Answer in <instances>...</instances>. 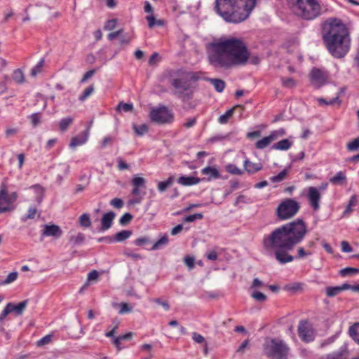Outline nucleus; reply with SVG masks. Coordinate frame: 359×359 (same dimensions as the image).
<instances>
[{"instance_id": "obj_18", "label": "nucleus", "mask_w": 359, "mask_h": 359, "mask_svg": "<svg viewBox=\"0 0 359 359\" xmlns=\"http://www.w3.org/2000/svg\"><path fill=\"white\" fill-rule=\"evenodd\" d=\"M201 173L203 175H208L207 178H205V181H211L213 179H218L221 177V175L217 168L212 166H207L203 168L201 170Z\"/></svg>"}, {"instance_id": "obj_2", "label": "nucleus", "mask_w": 359, "mask_h": 359, "mask_svg": "<svg viewBox=\"0 0 359 359\" xmlns=\"http://www.w3.org/2000/svg\"><path fill=\"white\" fill-rule=\"evenodd\" d=\"M250 55L246 44L241 39L231 37L210 44L209 61L216 67L227 69L233 66L245 65Z\"/></svg>"}, {"instance_id": "obj_51", "label": "nucleus", "mask_w": 359, "mask_h": 359, "mask_svg": "<svg viewBox=\"0 0 359 359\" xmlns=\"http://www.w3.org/2000/svg\"><path fill=\"white\" fill-rule=\"evenodd\" d=\"M204 217L203 215L201 212L189 215L183 218V221L185 222H193L196 219H202Z\"/></svg>"}, {"instance_id": "obj_12", "label": "nucleus", "mask_w": 359, "mask_h": 359, "mask_svg": "<svg viewBox=\"0 0 359 359\" xmlns=\"http://www.w3.org/2000/svg\"><path fill=\"white\" fill-rule=\"evenodd\" d=\"M307 197L310 205L314 210H318L320 208V194L318 189L314 187H310L308 190Z\"/></svg>"}, {"instance_id": "obj_19", "label": "nucleus", "mask_w": 359, "mask_h": 359, "mask_svg": "<svg viewBox=\"0 0 359 359\" xmlns=\"http://www.w3.org/2000/svg\"><path fill=\"white\" fill-rule=\"evenodd\" d=\"M28 303L29 299H25L22 302H19L18 304H14L12 302H9L7 304V305L10 309L11 313L15 312L17 316H21L23 313Z\"/></svg>"}, {"instance_id": "obj_63", "label": "nucleus", "mask_w": 359, "mask_h": 359, "mask_svg": "<svg viewBox=\"0 0 359 359\" xmlns=\"http://www.w3.org/2000/svg\"><path fill=\"white\" fill-rule=\"evenodd\" d=\"M95 72H96V70L94 69L86 72L83 74L82 79H81L80 83H83L86 82L90 78H91L95 74Z\"/></svg>"}, {"instance_id": "obj_30", "label": "nucleus", "mask_w": 359, "mask_h": 359, "mask_svg": "<svg viewBox=\"0 0 359 359\" xmlns=\"http://www.w3.org/2000/svg\"><path fill=\"white\" fill-rule=\"evenodd\" d=\"M169 240L166 234H164L160 239L154 243L149 250H156L162 249L168 244Z\"/></svg>"}, {"instance_id": "obj_50", "label": "nucleus", "mask_w": 359, "mask_h": 359, "mask_svg": "<svg viewBox=\"0 0 359 359\" xmlns=\"http://www.w3.org/2000/svg\"><path fill=\"white\" fill-rule=\"evenodd\" d=\"M282 86L285 88H291L296 85L295 81L291 77H281Z\"/></svg>"}, {"instance_id": "obj_20", "label": "nucleus", "mask_w": 359, "mask_h": 359, "mask_svg": "<svg viewBox=\"0 0 359 359\" xmlns=\"http://www.w3.org/2000/svg\"><path fill=\"white\" fill-rule=\"evenodd\" d=\"M244 167H245V171L250 175H252L258 171H260L263 168V165L262 163H252L250 161H249L248 159H246L244 161Z\"/></svg>"}, {"instance_id": "obj_25", "label": "nucleus", "mask_w": 359, "mask_h": 359, "mask_svg": "<svg viewBox=\"0 0 359 359\" xmlns=\"http://www.w3.org/2000/svg\"><path fill=\"white\" fill-rule=\"evenodd\" d=\"M330 182L334 185H343L346 182V176L344 172L339 171L330 179Z\"/></svg>"}, {"instance_id": "obj_29", "label": "nucleus", "mask_w": 359, "mask_h": 359, "mask_svg": "<svg viewBox=\"0 0 359 359\" xmlns=\"http://www.w3.org/2000/svg\"><path fill=\"white\" fill-rule=\"evenodd\" d=\"M31 189H34V191L36 194V199H35L36 201L39 204H40L43 199L45 189H43V187L42 186H41L39 184L32 185L31 187Z\"/></svg>"}, {"instance_id": "obj_47", "label": "nucleus", "mask_w": 359, "mask_h": 359, "mask_svg": "<svg viewBox=\"0 0 359 359\" xmlns=\"http://www.w3.org/2000/svg\"><path fill=\"white\" fill-rule=\"evenodd\" d=\"M94 90V85L91 84L79 95V100L82 102L86 100L93 93Z\"/></svg>"}, {"instance_id": "obj_40", "label": "nucleus", "mask_w": 359, "mask_h": 359, "mask_svg": "<svg viewBox=\"0 0 359 359\" xmlns=\"http://www.w3.org/2000/svg\"><path fill=\"white\" fill-rule=\"evenodd\" d=\"M79 224L81 226L88 228L91 226L92 222L90 219V215L88 213H83L79 217Z\"/></svg>"}, {"instance_id": "obj_22", "label": "nucleus", "mask_w": 359, "mask_h": 359, "mask_svg": "<svg viewBox=\"0 0 359 359\" xmlns=\"http://www.w3.org/2000/svg\"><path fill=\"white\" fill-rule=\"evenodd\" d=\"M307 321L306 320H301L299 322V326H298V334L299 337L306 341H309L311 339H308L307 333L309 332L307 327H306Z\"/></svg>"}, {"instance_id": "obj_64", "label": "nucleus", "mask_w": 359, "mask_h": 359, "mask_svg": "<svg viewBox=\"0 0 359 359\" xmlns=\"http://www.w3.org/2000/svg\"><path fill=\"white\" fill-rule=\"evenodd\" d=\"M286 134L285 130L284 128H279L278 130H276L272 131L269 135H272L274 137V140H276L278 137L284 136Z\"/></svg>"}, {"instance_id": "obj_46", "label": "nucleus", "mask_w": 359, "mask_h": 359, "mask_svg": "<svg viewBox=\"0 0 359 359\" xmlns=\"http://www.w3.org/2000/svg\"><path fill=\"white\" fill-rule=\"evenodd\" d=\"M133 216L130 212L124 213L119 219V224L122 226H127L133 219Z\"/></svg>"}, {"instance_id": "obj_45", "label": "nucleus", "mask_w": 359, "mask_h": 359, "mask_svg": "<svg viewBox=\"0 0 359 359\" xmlns=\"http://www.w3.org/2000/svg\"><path fill=\"white\" fill-rule=\"evenodd\" d=\"M123 254L126 257L131 258L134 261H137L139 259H142L144 258V257L142 256L140 254L133 253L128 248H126L123 250Z\"/></svg>"}, {"instance_id": "obj_17", "label": "nucleus", "mask_w": 359, "mask_h": 359, "mask_svg": "<svg viewBox=\"0 0 359 359\" xmlns=\"http://www.w3.org/2000/svg\"><path fill=\"white\" fill-rule=\"evenodd\" d=\"M205 177L199 178L193 176L182 175L177 179V182L183 186H192L198 184L201 181H205Z\"/></svg>"}, {"instance_id": "obj_52", "label": "nucleus", "mask_w": 359, "mask_h": 359, "mask_svg": "<svg viewBox=\"0 0 359 359\" xmlns=\"http://www.w3.org/2000/svg\"><path fill=\"white\" fill-rule=\"evenodd\" d=\"M229 137H230V135L229 134H226V135H216L215 136H212L211 137H210L207 142L208 143H215L216 142H219V141H222V140H229Z\"/></svg>"}, {"instance_id": "obj_58", "label": "nucleus", "mask_w": 359, "mask_h": 359, "mask_svg": "<svg viewBox=\"0 0 359 359\" xmlns=\"http://www.w3.org/2000/svg\"><path fill=\"white\" fill-rule=\"evenodd\" d=\"M312 254V252L306 251L304 248L299 247L297 250V255L294 257V259H302L306 256L311 255Z\"/></svg>"}, {"instance_id": "obj_55", "label": "nucleus", "mask_w": 359, "mask_h": 359, "mask_svg": "<svg viewBox=\"0 0 359 359\" xmlns=\"http://www.w3.org/2000/svg\"><path fill=\"white\" fill-rule=\"evenodd\" d=\"M341 292L347 290H351L354 292H359V285H350L348 283H344L339 285Z\"/></svg>"}, {"instance_id": "obj_9", "label": "nucleus", "mask_w": 359, "mask_h": 359, "mask_svg": "<svg viewBox=\"0 0 359 359\" xmlns=\"http://www.w3.org/2000/svg\"><path fill=\"white\" fill-rule=\"evenodd\" d=\"M149 118L152 122L158 124L172 123L175 119L173 112L164 105L152 108L149 113Z\"/></svg>"}, {"instance_id": "obj_6", "label": "nucleus", "mask_w": 359, "mask_h": 359, "mask_svg": "<svg viewBox=\"0 0 359 359\" xmlns=\"http://www.w3.org/2000/svg\"><path fill=\"white\" fill-rule=\"evenodd\" d=\"M292 13L304 20H313L321 14L318 0H287Z\"/></svg>"}, {"instance_id": "obj_13", "label": "nucleus", "mask_w": 359, "mask_h": 359, "mask_svg": "<svg viewBox=\"0 0 359 359\" xmlns=\"http://www.w3.org/2000/svg\"><path fill=\"white\" fill-rule=\"evenodd\" d=\"M116 214L113 211H109L104 213L101 218L100 226L98 229L99 232H103L109 229L113 224Z\"/></svg>"}, {"instance_id": "obj_42", "label": "nucleus", "mask_w": 359, "mask_h": 359, "mask_svg": "<svg viewBox=\"0 0 359 359\" xmlns=\"http://www.w3.org/2000/svg\"><path fill=\"white\" fill-rule=\"evenodd\" d=\"M288 174V168H285L281 172H280L278 175L273 176L270 178L272 182H280L285 180L286 176Z\"/></svg>"}, {"instance_id": "obj_57", "label": "nucleus", "mask_w": 359, "mask_h": 359, "mask_svg": "<svg viewBox=\"0 0 359 359\" xmlns=\"http://www.w3.org/2000/svg\"><path fill=\"white\" fill-rule=\"evenodd\" d=\"M116 24H117V19L113 18L111 20H108L107 21H106V22L104 24V29L105 30H112L116 27Z\"/></svg>"}, {"instance_id": "obj_32", "label": "nucleus", "mask_w": 359, "mask_h": 359, "mask_svg": "<svg viewBox=\"0 0 359 359\" xmlns=\"http://www.w3.org/2000/svg\"><path fill=\"white\" fill-rule=\"evenodd\" d=\"M74 118L71 116L62 118L59 123V129L61 132H65L68 128L73 123Z\"/></svg>"}, {"instance_id": "obj_4", "label": "nucleus", "mask_w": 359, "mask_h": 359, "mask_svg": "<svg viewBox=\"0 0 359 359\" xmlns=\"http://www.w3.org/2000/svg\"><path fill=\"white\" fill-rule=\"evenodd\" d=\"M202 72L187 71L183 68L168 69L165 77L168 83L176 90L175 94L184 102L191 100L197 82L202 79Z\"/></svg>"}, {"instance_id": "obj_49", "label": "nucleus", "mask_w": 359, "mask_h": 359, "mask_svg": "<svg viewBox=\"0 0 359 359\" xmlns=\"http://www.w3.org/2000/svg\"><path fill=\"white\" fill-rule=\"evenodd\" d=\"M133 109V104L131 103H124L123 102H119L116 107V110L125 112L131 111Z\"/></svg>"}, {"instance_id": "obj_16", "label": "nucleus", "mask_w": 359, "mask_h": 359, "mask_svg": "<svg viewBox=\"0 0 359 359\" xmlns=\"http://www.w3.org/2000/svg\"><path fill=\"white\" fill-rule=\"evenodd\" d=\"M349 355V351L346 344L342 345L339 349L327 354L325 359H346Z\"/></svg>"}, {"instance_id": "obj_38", "label": "nucleus", "mask_w": 359, "mask_h": 359, "mask_svg": "<svg viewBox=\"0 0 359 359\" xmlns=\"http://www.w3.org/2000/svg\"><path fill=\"white\" fill-rule=\"evenodd\" d=\"M251 297L259 303L265 302L267 300V297L266 294L256 290H254L252 292Z\"/></svg>"}, {"instance_id": "obj_56", "label": "nucleus", "mask_w": 359, "mask_h": 359, "mask_svg": "<svg viewBox=\"0 0 359 359\" xmlns=\"http://www.w3.org/2000/svg\"><path fill=\"white\" fill-rule=\"evenodd\" d=\"M53 336L51 334H47L43 337L41 339L37 341L36 345L37 346H42L46 344H49L52 341Z\"/></svg>"}, {"instance_id": "obj_3", "label": "nucleus", "mask_w": 359, "mask_h": 359, "mask_svg": "<svg viewBox=\"0 0 359 359\" xmlns=\"http://www.w3.org/2000/svg\"><path fill=\"white\" fill-rule=\"evenodd\" d=\"M320 34L323 45L336 59L344 58L351 49V36L346 25L336 18H330L321 25Z\"/></svg>"}, {"instance_id": "obj_14", "label": "nucleus", "mask_w": 359, "mask_h": 359, "mask_svg": "<svg viewBox=\"0 0 359 359\" xmlns=\"http://www.w3.org/2000/svg\"><path fill=\"white\" fill-rule=\"evenodd\" d=\"M90 127V125H89L88 128L85 130L82 131L79 135L72 138L69 144V147L71 148H74L86 143L89 136Z\"/></svg>"}, {"instance_id": "obj_7", "label": "nucleus", "mask_w": 359, "mask_h": 359, "mask_svg": "<svg viewBox=\"0 0 359 359\" xmlns=\"http://www.w3.org/2000/svg\"><path fill=\"white\" fill-rule=\"evenodd\" d=\"M264 354L271 359H288L290 348L282 339L272 338L263 344Z\"/></svg>"}, {"instance_id": "obj_31", "label": "nucleus", "mask_w": 359, "mask_h": 359, "mask_svg": "<svg viewBox=\"0 0 359 359\" xmlns=\"http://www.w3.org/2000/svg\"><path fill=\"white\" fill-rule=\"evenodd\" d=\"M273 140L274 137L272 135L264 137L255 143V147L258 149H263L268 147Z\"/></svg>"}, {"instance_id": "obj_33", "label": "nucleus", "mask_w": 359, "mask_h": 359, "mask_svg": "<svg viewBox=\"0 0 359 359\" xmlns=\"http://www.w3.org/2000/svg\"><path fill=\"white\" fill-rule=\"evenodd\" d=\"M133 130L137 136H142L149 131V127L146 123L141 125L133 124Z\"/></svg>"}, {"instance_id": "obj_39", "label": "nucleus", "mask_w": 359, "mask_h": 359, "mask_svg": "<svg viewBox=\"0 0 359 359\" xmlns=\"http://www.w3.org/2000/svg\"><path fill=\"white\" fill-rule=\"evenodd\" d=\"M147 180L142 177L135 176L131 180V184L133 187L139 188L146 187Z\"/></svg>"}, {"instance_id": "obj_26", "label": "nucleus", "mask_w": 359, "mask_h": 359, "mask_svg": "<svg viewBox=\"0 0 359 359\" xmlns=\"http://www.w3.org/2000/svg\"><path fill=\"white\" fill-rule=\"evenodd\" d=\"M174 181V175H170L166 180L159 182L157 185L158 191L161 193L165 191L170 187H171Z\"/></svg>"}, {"instance_id": "obj_60", "label": "nucleus", "mask_w": 359, "mask_h": 359, "mask_svg": "<svg viewBox=\"0 0 359 359\" xmlns=\"http://www.w3.org/2000/svg\"><path fill=\"white\" fill-rule=\"evenodd\" d=\"M132 306H130L128 303L121 302L120 304V310L118 311L119 314H123L126 313H129L132 311Z\"/></svg>"}, {"instance_id": "obj_27", "label": "nucleus", "mask_w": 359, "mask_h": 359, "mask_svg": "<svg viewBox=\"0 0 359 359\" xmlns=\"http://www.w3.org/2000/svg\"><path fill=\"white\" fill-rule=\"evenodd\" d=\"M348 334L359 345V322L349 327Z\"/></svg>"}, {"instance_id": "obj_23", "label": "nucleus", "mask_w": 359, "mask_h": 359, "mask_svg": "<svg viewBox=\"0 0 359 359\" xmlns=\"http://www.w3.org/2000/svg\"><path fill=\"white\" fill-rule=\"evenodd\" d=\"M292 145V142L290 141L288 139H283L278 141L276 144H273L271 149L280 151H285L289 149Z\"/></svg>"}, {"instance_id": "obj_11", "label": "nucleus", "mask_w": 359, "mask_h": 359, "mask_svg": "<svg viewBox=\"0 0 359 359\" xmlns=\"http://www.w3.org/2000/svg\"><path fill=\"white\" fill-rule=\"evenodd\" d=\"M327 74L319 68L313 67L310 73V79L313 84H318V88L325 85L327 79Z\"/></svg>"}, {"instance_id": "obj_53", "label": "nucleus", "mask_w": 359, "mask_h": 359, "mask_svg": "<svg viewBox=\"0 0 359 359\" xmlns=\"http://www.w3.org/2000/svg\"><path fill=\"white\" fill-rule=\"evenodd\" d=\"M36 212V208L34 207H30L27 213L22 216L21 218L22 222H25L28 219H34Z\"/></svg>"}, {"instance_id": "obj_54", "label": "nucleus", "mask_w": 359, "mask_h": 359, "mask_svg": "<svg viewBox=\"0 0 359 359\" xmlns=\"http://www.w3.org/2000/svg\"><path fill=\"white\" fill-rule=\"evenodd\" d=\"M18 272H16V271L11 272L6 276V279L4 280H3V282L1 283H0V285L9 284V283L15 281L18 278Z\"/></svg>"}, {"instance_id": "obj_41", "label": "nucleus", "mask_w": 359, "mask_h": 359, "mask_svg": "<svg viewBox=\"0 0 359 359\" xmlns=\"http://www.w3.org/2000/svg\"><path fill=\"white\" fill-rule=\"evenodd\" d=\"M42 114L41 112L34 113L28 116L33 128H36L41 122Z\"/></svg>"}, {"instance_id": "obj_44", "label": "nucleus", "mask_w": 359, "mask_h": 359, "mask_svg": "<svg viewBox=\"0 0 359 359\" xmlns=\"http://www.w3.org/2000/svg\"><path fill=\"white\" fill-rule=\"evenodd\" d=\"M225 168L228 172L232 175H241L243 174V171L238 168L235 164L229 163L226 165Z\"/></svg>"}, {"instance_id": "obj_48", "label": "nucleus", "mask_w": 359, "mask_h": 359, "mask_svg": "<svg viewBox=\"0 0 359 359\" xmlns=\"http://www.w3.org/2000/svg\"><path fill=\"white\" fill-rule=\"evenodd\" d=\"M346 148L348 151H356L359 150V136L346 144Z\"/></svg>"}, {"instance_id": "obj_1", "label": "nucleus", "mask_w": 359, "mask_h": 359, "mask_svg": "<svg viewBox=\"0 0 359 359\" xmlns=\"http://www.w3.org/2000/svg\"><path fill=\"white\" fill-rule=\"evenodd\" d=\"M306 233V222L303 219L297 218L264 236L263 246L266 250H273L276 259L280 264H285L294 259V257L288 252L304 240Z\"/></svg>"}, {"instance_id": "obj_15", "label": "nucleus", "mask_w": 359, "mask_h": 359, "mask_svg": "<svg viewBox=\"0 0 359 359\" xmlns=\"http://www.w3.org/2000/svg\"><path fill=\"white\" fill-rule=\"evenodd\" d=\"M62 235V231L56 224H45L42 232L43 236H53L60 238Z\"/></svg>"}, {"instance_id": "obj_59", "label": "nucleus", "mask_w": 359, "mask_h": 359, "mask_svg": "<svg viewBox=\"0 0 359 359\" xmlns=\"http://www.w3.org/2000/svg\"><path fill=\"white\" fill-rule=\"evenodd\" d=\"M109 204L115 208L120 209L123 206L124 203L121 198H114L110 201Z\"/></svg>"}, {"instance_id": "obj_62", "label": "nucleus", "mask_w": 359, "mask_h": 359, "mask_svg": "<svg viewBox=\"0 0 359 359\" xmlns=\"http://www.w3.org/2000/svg\"><path fill=\"white\" fill-rule=\"evenodd\" d=\"M155 303L163 306V309L166 311H169L170 306L167 301H163L161 298H155L153 300Z\"/></svg>"}, {"instance_id": "obj_36", "label": "nucleus", "mask_w": 359, "mask_h": 359, "mask_svg": "<svg viewBox=\"0 0 359 359\" xmlns=\"http://www.w3.org/2000/svg\"><path fill=\"white\" fill-rule=\"evenodd\" d=\"M355 273H359V269L353 267H345L339 271V275L341 277L352 276Z\"/></svg>"}, {"instance_id": "obj_43", "label": "nucleus", "mask_w": 359, "mask_h": 359, "mask_svg": "<svg viewBox=\"0 0 359 359\" xmlns=\"http://www.w3.org/2000/svg\"><path fill=\"white\" fill-rule=\"evenodd\" d=\"M13 79L17 83H22L25 81V76L22 71L17 69L13 72Z\"/></svg>"}, {"instance_id": "obj_21", "label": "nucleus", "mask_w": 359, "mask_h": 359, "mask_svg": "<svg viewBox=\"0 0 359 359\" xmlns=\"http://www.w3.org/2000/svg\"><path fill=\"white\" fill-rule=\"evenodd\" d=\"M204 79L212 84L215 90L218 93L223 92L226 87V83L222 79L212 78H205Z\"/></svg>"}, {"instance_id": "obj_61", "label": "nucleus", "mask_w": 359, "mask_h": 359, "mask_svg": "<svg viewBox=\"0 0 359 359\" xmlns=\"http://www.w3.org/2000/svg\"><path fill=\"white\" fill-rule=\"evenodd\" d=\"M184 264L188 266L189 269H191L195 266V259L194 257L187 255L184 258Z\"/></svg>"}, {"instance_id": "obj_34", "label": "nucleus", "mask_w": 359, "mask_h": 359, "mask_svg": "<svg viewBox=\"0 0 359 359\" xmlns=\"http://www.w3.org/2000/svg\"><path fill=\"white\" fill-rule=\"evenodd\" d=\"M325 291L327 297H334L341 292L339 285L326 287Z\"/></svg>"}, {"instance_id": "obj_37", "label": "nucleus", "mask_w": 359, "mask_h": 359, "mask_svg": "<svg viewBox=\"0 0 359 359\" xmlns=\"http://www.w3.org/2000/svg\"><path fill=\"white\" fill-rule=\"evenodd\" d=\"M237 106H236V107ZM234 107L228 109L224 114L219 117L218 121L221 124H226L228 123L229 119L233 116L234 112Z\"/></svg>"}, {"instance_id": "obj_5", "label": "nucleus", "mask_w": 359, "mask_h": 359, "mask_svg": "<svg viewBox=\"0 0 359 359\" xmlns=\"http://www.w3.org/2000/svg\"><path fill=\"white\" fill-rule=\"evenodd\" d=\"M256 3L257 0H215L214 8L226 22L236 24L249 17Z\"/></svg>"}, {"instance_id": "obj_10", "label": "nucleus", "mask_w": 359, "mask_h": 359, "mask_svg": "<svg viewBox=\"0 0 359 359\" xmlns=\"http://www.w3.org/2000/svg\"><path fill=\"white\" fill-rule=\"evenodd\" d=\"M17 194L13 192L8 195L6 187L0 190V214L13 211L15 207L12 205L17 199Z\"/></svg>"}, {"instance_id": "obj_35", "label": "nucleus", "mask_w": 359, "mask_h": 359, "mask_svg": "<svg viewBox=\"0 0 359 359\" xmlns=\"http://www.w3.org/2000/svg\"><path fill=\"white\" fill-rule=\"evenodd\" d=\"M133 244L138 247L145 248L151 243L149 236H141L133 241Z\"/></svg>"}, {"instance_id": "obj_28", "label": "nucleus", "mask_w": 359, "mask_h": 359, "mask_svg": "<svg viewBox=\"0 0 359 359\" xmlns=\"http://www.w3.org/2000/svg\"><path fill=\"white\" fill-rule=\"evenodd\" d=\"M86 241V236L84 233L79 232L76 236H71L69 237V243L72 244L73 246L81 245L84 243Z\"/></svg>"}, {"instance_id": "obj_8", "label": "nucleus", "mask_w": 359, "mask_h": 359, "mask_svg": "<svg viewBox=\"0 0 359 359\" xmlns=\"http://www.w3.org/2000/svg\"><path fill=\"white\" fill-rule=\"evenodd\" d=\"M299 203L292 198H285L282 201L276 210V215L279 221L289 219L293 217L299 210Z\"/></svg>"}, {"instance_id": "obj_24", "label": "nucleus", "mask_w": 359, "mask_h": 359, "mask_svg": "<svg viewBox=\"0 0 359 359\" xmlns=\"http://www.w3.org/2000/svg\"><path fill=\"white\" fill-rule=\"evenodd\" d=\"M133 234V231L131 230L124 229L121 231L116 233L114 236V243L115 242H123L129 238Z\"/></svg>"}]
</instances>
